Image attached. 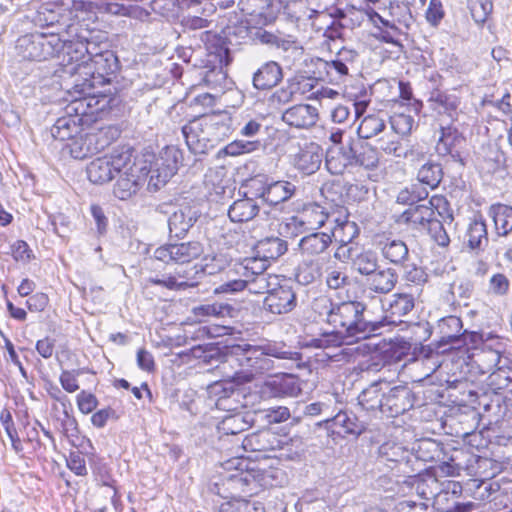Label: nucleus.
<instances>
[{
    "label": "nucleus",
    "instance_id": "473e14b6",
    "mask_svg": "<svg viewBox=\"0 0 512 512\" xmlns=\"http://www.w3.org/2000/svg\"><path fill=\"white\" fill-rule=\"evenodd\" d=\"M288 249L287 242L278 237H266L257 242L255 250L258 256L267 261L276 260L286 253Z\"/></svg>",
    "mask_w": 512,
    "mask_h": 512
},
{
    "label": "nucleus",
    "instance_id": "4468645a",
    "mask_svg": "<svg viewBox=\"0 0 512 512\" xmlns=\"http://www.w3.org/2000/svg\"><path fill=\"white\" fill-rule=\"evenodd\" d=\"M296 307V295L287 285L274 286L264 299V308L272 314H285Z\"/></svg>",
    "mask_w": 512,
    "mask_h": 512
},
{
    "label": "nucleus",
    "instance_id": "ddd939ff",
    "mask_svg": "<svg viewBox=\"0 0 512 512\" xmlns=\"http://www.w3.org/2000/svg\"><path fill=\"white\" fill-rule=\"evenodd\" d=\"M301 392L298 379L290 374L268 380L260 386L261 398L295 397Z\"/></svg>",
    "mask_w": 512,
    "mask_h": 512
},
{
    "label": "nucleus",
    "instance_id": "f3484780",
    "mask_svg": "<svg viewBox=\"0 0 512 512\" xmlns=\"http://www.w3.org/2000/svg\"><path fill=\"white\" fill-rule=\"evenodd\" d=\"M319 119L318 109L310 104H296L284 111L282 120L298 129L313 127Z\"/></svg>",
    "mask_w": 512,
    "mask_h": 512
},
{
    "label": "nucleus",
    "instance_id": "2f4dec72",
    "mask_svg": "<svg viewBox=\"0 0 512 512\" xmlns=\"http://www.w3.org/2000/svg\"><path fill=\"white\" fill-rule=\"evenodd\" d=\"M489 216L493 219L498 236H507L512 232V207L505 204H494L489 208Z\"/></svg>",
    "mask_w": 512,
    "mask_h": 512
},
{
    "label": "nucleus",
    "instance_id": "72a5a7b5",
    "mask_svg": "<svg viewBox=\"0 0 512 512\" xmlns=\"http://www.w3.org/2000/svg\"><path fill=\"white\" fill-rule=\"evenodd\" d=\"M380 249L383 257L395 265H403L409 255L405 242L398 239L381 241Z\"/></svg>",
    "mask_w": 512,
    "mask_h": 512
},
{
    "label": "nucleus",
    "instance_id": "6e6d98bb",
    "mask_svg": "<svg viewBox=\"0 0 512 512\" xmlns=\"http://www.w3.org/2000/svg\"><path fill=\"white\" fill-rule=\"evenodd\" d=\"M68 148L70 154L75 159H84L88 156L93 155V148L91 145H88L87 135L76 136L71 139V142L68 144Z\"/></svg>",
    "mask_w": 512,
    "mask_h": 512
},
{
    "label": "nucleus",
    "instance_id": "c85d7f7f",
    "mask_svg": "<svg viewBox=\"0 0 512 512\" xmlns=\"http://www.w3.org/2000/svg\"><path fill=\"white\" fill-rule=\"evenodd\" d=\"M433 215L432 207L426 204L414 205L399 216L398 222L411 225L413 228L425 227L431 222Z\"/></svg>",
    "mask_w": 512,
    "mask_h": 512
},
{
    "label": "nucleus",
    "instance_id": "f257e3e1",
    "mask_svg": "<svg viewBox=\"0 0 512 512\" xmlns=\"http://www.w3.org/2000/svg\"><path fill=\"white\" fill-rule=\"evenodd\" d=\"M231 119L225 112L204 114L182 127L187 147L194 154H206L228 137Z\"/></svg>",
    "mask_w": 512,
    "mask_h": 512
},
{
    "label": "nucleus",
    "instance_id": "13d9d810",
    "mask_svg": "<svg viewBox=\"0 0 512 512\" xmlns=\"http://www.w3.org/2000/svg\"><path fill=\"white\" fill-rule=\"evenodd\" d=\"M230 306L227 304H203L193 308V314L202 320L203 317L207 316H223L225 313H229Z\"/></svg>",
    "mask_w": 512,
    "mask_h": 512
},
{
    "label": "nucleus",
    "instance_id": "a18cd8bd",
    "mask_svg": "<svg viewBox=\"0 0 512 512\" xmlns=\"http://www.w3.org/2000/svg\"><path fill=\"white\" fill-rule=\"evenodd\" d=\"M88 145L93 148V153L97 154L108 147L117 137L118 130L112 127L102 128L94 133H87Z\"/></svg>",
    "mask_w": 512,
    "mask_h": 512
},
{
    "label": "nucleus",
    "instance_id": "423d86ee",
    "mask_svg": "<svg viewBox=\"0 0 512 512\" xmlns=\"http://www.w3.org/2000/svg\"><path fill=\"white\" fill-rule=\"evenodd\" d=\"M377 462L404 476L411 473L418 474L421 471V468L416 467L414 452L396 442H385L379 447Z\"/></svg>",
    "mask_w": 512,
    "mask_h": 512
},
{
    "label": "nucleus",
    "instance_id": "bb28decb",
    "mask_svg": "<svg viewBox=\"0 0 512 512\" xmlns=\"http://www.w3.org/2000/svg\"><path fill=\"white\" fill-rule=\"evenodd\" d=\"M438 329L441 334V341L454 347L462 344V321L457 316H447L438 322Z\"/></svg>",
    "mask_w": 512,
    "mask_h": 512
},
{
    "label": "nucleus",
    "instance_id": "7c9ffc66",
    "mask_svg": "<svg viewBox=\"0 0 512 512\" xmlns=\"http://www.w3.org/2000/svg\"><path fill=\"white\" fill-rule=\"evenodd\" d=\"M404 484L424 500H432L437 495L438 483L433 477L422 478L417 474L411 473L407 475Z\"/></svg>",
    "mask_w": 512,
    "mask_h": 512
},
{
    "label": "nucleus",
    "instance_id": "a19ab883",
    "mask_svg": "<svg viewBox=\"0 0 512 512\" xmlns=\"http://www.w3.org/2000/svg\"><path fill=\"white\" fill-rule=\"evenodd\" d=\"M442 178L443 171L441 165L429 160L423 163L417 172L418 181L430 189L437 188Z\"/></svg>",
    "mask_w": 512,
    "mask_h": 512
},
{
    "label": "nucleus",
    "instance_id": "de8ad7c7",
    "mask_svg": "<svg viewBox=\"0 0 512 512\" xmlns=\"http://www.w3.org/2000/svg\"><path fill=\"white\" fill-rule=\"evenodd\" d=\"M385 129V121L376 114H370L363 118L357 133L362 139H370Z\"/></svg>",
    "mask_w": 512,
    "mask_h": 512
},
{
    "label": "nucleus",
    "instance_id": "cd10ccee",
    "mask_svg": "<svg viewBox=\"0 0 512 512\" xmlns=\"http://www.w3.org/2000/svg\"><path fill=\"white\" fill-rule=\"evenodd\" d=\"M465 243L467 247L472 250L482 251L488 244V233L485 221L480 218H475L470 222L466 234Z\"/></svg>",
    "mask_w": 512,
    "mask_h": 512
},
{
    "label": "nucleus",
    "instance_id": "680f3d73",
    "mask_svg": "<svg viewBox=\"0 0 512 512\" xmlns=\"http://www.w3.org/2000/svg\"><path fill=\"white\" fill-rule=\"evenodd\" d=\"M404 279L415 285H423L428 280V274L422 267L415 264H407L404 267Z\"/></svg>",
    "mask_w": 512,
    "mask_h": 512
},
{
    "label": "nucleus",
    "instance_id": "0e129e2a",
    "mask_svg": "<svg viewBox=\"0 0 512 512\" xmlns=\"http://www.w3.org/2000/svg\"><path fill=\"white\" fill-rule=\"evenodd\" d=\"M510 374H512V372L503 369H498L491 373L488 378V384L491 389L501 390L506 388L512 382V376Z\"/></svg>",
    "mask_w": 512,
    "mask_h": 512
},
{
    "label": "nucleus",
    "instance_id": "a878e982",
    "mask_svg": "<svg viewBox=\"0 0 512 512\" xmlns=\"http://www.w3.org/2000/svg\"><path fill=\"white\" fill-rule=\"evenodd\" d=\"M347 253L352 269L362 276L369 277L379 267L378 256L374 251L363 250L356 252L349 248Z\"/></svg>",
    "mask_w": 512,
    "mask_h": 512
},
{
    "label": "nucleus",
    "instance_id": "dca6fc26",
    "mask_svg": "<svg viewBox=\"0 0 512 512\" xmlns=\"http://www.w3.org/2000/svg\"><path fill=\"white\" fill-rule=\"evenodd\" d=\"M332 244V235L326 232H313L302 237L298 250L302 259H313L325 255Z\"/></svg>",
    "mask_w": 512,
    "mask_h": 512
},
{
    "label": "nucleus",
    "instance_id": "9b49d317",
    "mask_svg": "<svg viewBox=\"0 0 512 512\" xmlns=\"http://www.w3.org/2000/svg\"><path fill=\"white\" fill-rule=\"evenodd\" d=\"M148 176L147 165H133L129 170L120 174L113 193L120 200H127L134 196L142 187Z\"/></svg>",
    "mask_w": 512,
    "mask_h": 512
},
{
    "label": "nucleus",
    "instance_id": "37998d69",
    "mask_svg": "<svg viewBox=\"0 0 512 512\" xmlns=\"http://www.w3.org/2000/svg\"><path fill=\"white\" fill-rule=\"evenodd\" d=\"M322 275V265L318 260L303 259L296 273V280L302 285H309Z\"/></svg>",
    "mask_w": 512,
    "mask_h": 512
},
{
    "label": "nucleus",
    "instance_id": "1a4fd4ad",
    "mask_svg": "<svg viewBox=\"0 0 512 512\" xmlns=\"http://www.w3.org/2000/svg\"><path fill=\"white\" fill-rule=\"evenodd\" d=\"M278 277L276 275H259L252 278H230L225 283L215 288L216 294L234 293L244 289L254 294H263L271 292L277 285Z\"/></svg>",
    "mask_w": 512,
    "mask_h": 512
},
{
    "label": "nucleus",
    "instance_id": "b1692460",
    "mask_svg": "<svg viewBox=\"0 0 512 512\" xmlns=\"http://www.w3.org/2000/svg\"><path fill=\"white\" fill-rule=\"evenodd\" d=\"M196 220V212L191 207H181L174 211L168 219L169 232L175 237H183Z\"/></svg>",
    "mask_w": 512,
    "mask_h": 512
},
{
    "label": "nucleus",
    "instance_id": "4d7b16f0",
    "mask_svg": "<svg viewBox=\"0 0 512 512\" xmlns=\"http://www.w3.org/2000/svg\"><path fill=\"white\" fill-rule=\"evenodd\" d=\"M343 337H345V335L335 330L333 332L324 333L319 338L311 339L308 343V346L323 349L340 347L343 341Z\"/></svg>",
    "mask_w": 512,
    "mask_h": 512
},
{
    "label": "nucleus",
    "instance_id": "0eeeda50",
    "mask_svg": "<svg viewBox=\"0 0 512 512\" xmlns=\"http://www.w3.org/2000/svg\"><path fill=\"white\" fill-rule=\"evenodd\" d=\"M329 213L319 204L306 205L296 216H292L280 226L282 235L297 236L310 230H318L330 219Z\"/></svg>",
    "mask_w": 512,
    "mask_h": 512
},
{
    "label": "nucleus",
    "instance_id": "603ef678",
    "mask_svg": "<svg viewBox=\"0 0 512 512\" xmlns=\"http://www.w3.org/2000/svg\"><path fill=\"white\" fill-rule=\"evenodd\" d=\"M261 142L259 140H235L225 146L223 151L230 156L252 153L259 150Z\"/></svg>",
    "mask_w": 512,
    "mask_h": 512
},
{
    "label": "nucleus",
    "instance_id": "e433bc0d",
    "mask_svg": "<svg viewBox=\"0 0 512 512\" xmlns=\"http://www.w3.org/2000/svg\"><path fill=\"white\" fill-rule=\"evenodd\" d=\"M295 192V186L287 181L268 183L263 203L277 205L287 201Z\"/></svg>",
    "mask_w": 512,
    "mask_h": 512
},
{
    "label": "nucleus",
    "instance_id": "2eb2a0df",
    "mask_svg": "<svg viewBox=\"0 0 512 512\" xmlns=\"http://www.w3.org/2000/svg\"><path fill=\"white\" fill-rule=\"evenodd\" d=\"M243 356L239 358L240 364L249 370L243 375L244 381H251L255 375L263 374L274 369V362L264 354L256 355L260 352L257 346L246 344L244 346Z\"/></svg>",
    "mask_w": 512,
    "mask_h": 512
},
{
    "label": "nucleus",
    "instance_id": "f704fd0d",
    "mask_svg": "<svg viewBox=\"0 0 512 512\" xmlns=\"http://www.w3.org/2000/svg\"><path fill=\"white\" fill-rule=\"evenodd\" d=\"M88 179L95 184H104L114 177V171L108 156L97 158L87 166Z\"/></svg>",
    "mask_w": 512,
    "mask_h": 512
},
{
    "label": "nucleus",
    "instance_id": "4c0bfd02",
    "mask_svg": "<svg viewBox=\"0 0 512 512\" xmlns=\"http://www.w3.org/2000/svg\"><path fill=\"white\" fill-rule=\"evenodd\" d=\"M90 65L93 66V73H97L100 76L110 75L115 73L118 69L117 57L112 51H105L96 53L95 55L89 56Z\"/></svg>",
    "mask_w": 512,
    "mask_h": 512
},
{
    "label": "nucleus",
    "instance_id": "3c124183",
    "mask_svg": "<svg viewBox=\"0 0 512 512\" xmlns=\"http://www.w3.org/2000/svg\"><path fill=\"white\" fill-rule=\"evenodd\" d=\"M231 267V259L225 253L207 255L204 258L203 270L207 274L212 275Z\"/></svg>",
    "mask_w": 512,
    "mask_h": 512
},
{
    "label": "nucleus",
    "instance_id": "49530a36",
    "mask_svg": "<svg viewBox=\"0 0 512 512\" xmlns=\"http://www.w3.org/2000/svg\"><path fill=\"white\" fill-rule=\"evenodd\" d=\"M430 101L434 103V110H437L438 113L448 114L450 117L456 114L460 104V100L457 96L443 92L433 93Z\"/></svg>",
    "mask_w": 512,
    "mask_h": 512
},
{
    "label": "nucleus",
    "instance_id": "338daca9",
    "mask_svg": "<svg viewBox=\"0 0 512 512\" xmlns=\"http://www.w3.org/2000/svg\"><path fill=\"white\" fill-rule=\"evenodd\" d=\"M80 374L78 370H64L61 372L59 381L62 388L68 393H74L79 389L77 377Z\"/></svg>",
    "mask_w": 512,
    "mask_h": 512
},
{
    "label": "nucleus",
    "instance_id": "5fc2aeb1",
    "mask_svg": "<svg viewBox=\"0 0 512 512\" xmlns=\"http://www.w3.org/2000/svg\"><path fill=\"white\" fill-rule=\"evenodd\" d=\"M401 157L406 159L411 166H417L427 161V149L419 143L406 145Z\"/></svg>",
    "mask_w": 512,
    "mask_h": 512
},
{
    "label": "nucleus",
    "instance_id": "79ce46f5",
    "mask_svg": "<svg viewBox=\"0 0 512 512\" xmlns=\"http://www.w3.org/2000/svg\"><path fill=\"white\" fill-rule=\"evenodd\" d=\"M108 158L114 173L117 172L119 174H122L125 170H129L130 166L146 165L144 161H136L133 159L132 150L129 147L115 149Z\"/></svg>",
    "mask_w": 512,
    "mask_h": 512
},
{
    "label": "nucleus",
    "instance_id": "ea45409f",
    "mask_svg": "<svg viewBox=\"0 0 512 512\" xmlns=\"http://www.w3.org/2000/svg\"><path fill=\"white\" fill-rule=\"evenodd\" d=\"M461 135L457 129L452 127H441V135L435 146L439 156L452 155L454 157V148L462 141Z\"/></svg>",
    "mask_w": 512,
    "mask_h": 512
},
{
    "label": "nucleus",
    "instance_id": "69168bd1",
    "mask_svg": "<svg viewBox=\"0 0 512 512\" xmlns=\"http://www.w3.org/2000/svg\"><path fill=\"white\" fill-rule=\"evenodd\" d=\"M510 282L508 278L502 274H494L489 280V293L497 296L505 295L509 290Z\"/></svg>",
    "mask_w": 512,
    "mask_h": 512
},
{
    "label": "nucleus",
    "instance_id": "393cba45",
    "mask_svg": "<svg viewBox=\"0 0 512 512\" xmlns=\"http://www.w3.org/2000/svg\"><path fill=\"white\" fill-rule=\"evenodd\" d=\"M398 280L396 271L392 268L379 267L367 278V284L370 290L378 294H387L391 292Z\"/></svg>",
    "mask_w": 512,
    "mask_h": 512
},
{
    "label": "nucleus",
    "instance_id": "aec40b11",
    "mask_svg": "<svg viewBox=\"0 0 512 512\" xmlns=\"http://www.w3.org/2000/svg\"><path fill=\"white\" fill-rule=\"evenodd\" d=\"M415 306V299L408 293H396L389 300L383 320L388 324L402 322V317L409 314Z\"/></svg>",
    "mask_w": 512,
    "mask_h": 512
},
{
    "label": "nucleus",
    "instance_id": "09e8293b",
    "mask_svg": "<svg viewBox=\"0 0 512 512\" xmlns=\"http://www.w3.org/2000/svg\"><path fill=\"white\" fill-rule=\"evenodd\" d=\"M267 186L268 183L266 182L265 176H255L246 181L244 185V196L256 201L260 200L263 203Z\"/></svg>",
    "mask_w": 512,
    "mask_h": 512
},
{
    "label": "nucleus",
    "instance_id": "052dcab7",
    "mask_svg": "<svg viewBox=\"0 0 512 512\" xmlns=\"http://www.w3.org/2000/svg\"><path fill=\"white\" fill-rule=\"evenodd\" d=\"M326 166L331 174L341 175L350 164L330 148L326 155Z\"/></svg>",
    "mask_w": 512,
    "mask_h": 512
},
{
    "label": "nucleus",
    "instance_id": "774afa93",
    "mask_svg": "<svg viewBox=\"0 0 512 512\" xmlns=\"http://www.w3.org/2000/svg\"><path fill=\"white\" fill-rule=\"evenodd\" d=\"M253 504L243 499H233L222 503L219 512H249Z\"/></svg>",
    "mask_w": 512,
    "mask_h": 512
},
{
    "label": "nucleus",
    "instance_id": "f8f14e48",
    "mask_svg": "<svg viewBox=\"0 0 512 512\" xmlns=\"http://www.w3.org/2000/svg\"><path fill=\"white\" fill-rule=\"evenodd\" d=\"M413 407L411 390L404 385L390 387L384 390L383 412L389 417L403 414Z\"/></svg>",
    "mask_w": 512,
    "mask_h": 512
},
{
    "label": "nucleus",
    "instance_id": "4be33fe9",
    "mask_svg": "<svg viewBox=\"0 0 512 512\" xmlns=\"http://www.w3.org/2000/svg\"><path fill=\"white\" fill-rule=\"evenodd\" d=\"M387 389V381L379 379L373 382L359 394V405L366 411L383 412L384 390Z\"/></svg>",
    "mask_w": 512,
    "mask_h": 512
},
{
    "label": "nucleus",
    "instance_id": "c9c22d12",
    "mask_svg": "<svg viewBox=\"0 0 512 512\" xmlns=\"http://www.w3.org/2000/svg\"><path fill=\"white\" fill-rule=\"evenodd\" d=\"M333 221L335 222V226L331 230V233H329L332 235V239L334 238L341 244L347 245L358 236V225L354 221H350L347 214H345L343 218L338 217Z\"/></svg>",
    "mask_w": 512,
    "mask_h": 512
},
{
    "label": "nucleus",
    "instance_id": "7ed1b4c3",
    "mask_svg": "<svg viewBox=\"0 0 512 512\" xmlns=\"http://www.w3.org/2000/svg\"><path fill=\"white\" fill-rule=\"evenodd\" d=\"M242 422L241 418L239 416H230L227 417L223 422L222 426L219 428L222 431H224L225 436H222L220 438L221 447L223 448L226 444V442H229V436H232V442L233 447L231 448V456L235 458H241L243 457L242 451L246 450H266V449H276L279 450H285L287 452H290L291 449L289 448L290 445H293L294 442H299L298 439H284V440H277L275 435L269 433V432H263L261 434H253L250 436H247L245 438H241L239 435L242 431V428L237 427V423ZM288 457H291L289 453H287Z\"/></svg>",
    "mask_w": 512,
    "mask_h": 512
},
{
    "label": "nucleus",
    "instance_id": "c756f323",
    "mask_svg": "<svg viewBox=\"0 0 512 512\" xmlns=\"http://www.w3.org/2000/svg\"><path fill=\"white\" fill-rule=\"evenodd\" d=\"M259 208L258 201L244 196L233 202L229 207L228 216L233 222H246L259 213Z\"/></svg>",
    "mask_w": 512,
    "mask_h": 512
},
{
    "label": "nucleus",
    "instance_id": "6e6552de",
    "mask_svg": "<svg viewBox=\"0 0 512 512\" xmlns=\"http://www.w3.org/2000/svg\"><path fill=\"white\" fill-rule=\"evenodd\" d=\"M181 162L182 152L174 146L166 147L156 159L153 168H148L149 189L157 191L163 187L176 174Z\"/></svg>",
    "mask_w": 512,
    "mask_h": 512
},
{
    "label": "nucleus",
    "instance_id": "9d476101",
    "mask_svg": "<svg viewBox=\"0 0 512 512\" xmlns=\"http://www.w3.org/2000/svg\"><path fill=\"white\" fill-rule=\"evenodd\" d=\"M203 248L199 242H185L161 246L154 251V258L166 264H184L199 257Z\"/></svg>",
    "mask_w": 512,
    "mask_h": 512
},
{
    "label": "nucleus",
    "instance_id": "864d4df0",
    "mask_svg": "<svg viewBox=\"0 0 512 512\" xmlns=\"http://www.w3.org/2000/svg\"><path fill=\"white\" fill-rule=\"evenodd\" d=\"M471 16L476 23H484L492 11L491 0H467Z\"/></svg>",
    "mask_w": 512,
    "mask_h": 512
},
{
    "label": "nucleus",
    "instance_id": "a211bd4d",
    "mask_svg": "<svg viewBox=\"0 0 512 512\" xmlns=\"http://www.w3.org/2000/svg\"><path fill=\"white\" fill-rule=\"evenodd\" d=\"M325 428L336 435H360L365 430V424L358 420V418L352 414L344 411H339L333 417H327L322 421Z\"/></svg>",
    "mask_w": 512,
    "mask_h": 512
},
{
    "label": "nucleus",
    "instance_id": "c03bdc74",
    "mask_svg": "<svg viewBox=\"0 0 512 512\" xmlns=\"http://www.w3.org/2000/svg\"><path fill=\"white\" fill-rule=\"evenodd\" d=\"M257 347L260 352L256 355L261 356V354H264L267 358L274 357L277 359L291 360L295 362L301 358L300 353L292 351L284 343L269 342L263 345H257Z\"/></svg>",
    "mask_w": 512,
    "mask_h": 512
},
{
    "label": "nucleus",
    "instance_id": "39448f33",
    "mask_svg": "<svg viewBox=\"0 0 512 512\" xmlns=\"http://www.w3.org/2000/svg\"><path fill=\"white\" fill-rule=\"evenodd\" d=\"M91 104L87 99H75L65 108L66 115L59 117L51 127L53 138L71 140L81 132L82 117L88 114Z\"/></svg>",
    "mask_w": 512,
    "mask_h": 512
},
{
    "label": "nucleus",
    "instance_id": "20e7f679",
    "mask_svg": "<svg viewBox=\"0 0 512 512\" xmlns=\"http://www.w3.org/2000/svg\"><path fill=\"white\" fill-rule=\"evenodd\" d=\"M63 47L57 34L33 33L17 40L16 50L20 57L31 61H44L53 57Z\"/></svg>",
    "mask_w": 512,
    "mask_h": 512
},
{
    "label": "nucleus",
    "instance_id": "412c9836",
    "mask_svg": "<svg viewBox=\"0 0 512 512\" xmlns=\"http://www.w3.org/2000/svg\"><path fill=\"white\" fill-rule=\"evenodd\" d=\"M269 266L268 261L261 257H249L240 262H235L232 267L226 272L228 279L235 278H252L259 275H270L266 273Z\"/></svg>",
    "mask_w": 512,
    "mask_h": 512
},
{
    "label": "nucleus",
    "instance_id": "bf43d9fd",
    "mask_svg": "<svg viewBox=\"0 0 512 512\" xmlns=\"http://www.w3.org/2000/svg\"><path fill=\"white\" fill-rule=\"evenodd\" d=\"M390 122L394 132L402 136L410 134L414 124V120L410 115L402 113L392 116Z\"/></svg>",
    "mask_w": 512,
    "mask_h": 512
},
{
    "label": "nucleus",
    "instance_id": "6ab92c4d",
    "mask_svg": "<svg viewBox=\"0 0 512 512\" xmlns=\"http://www.w3.org/2000/svg\"><path fill=\"white\" fill-rule=\"evenodd\" d=\"M322 158L323 151L317 143L305 142L294 155V165L298 170L310 175L320 168Z\"/></svg>",
    "mask_w": 512,
    "mask_h": 512
},
{
    "label": "nucleus",
    "instance_id": "5701e85b",
    "mask_svg": "<svg viewBox=\"0 0 512 512\" xmlns=\"http://www.w3.org/2000/svg\"><path fill=\"white\" fill-rule=\"evenodd\" d=\"M283 78L281 66L275 61L264 63L253 74V86L258 90H267L275 87Z\"/></svg>",
    "mask_w": 512,
    "mask_h": 512
},
{
    "label": "nucleus",
    "instance_id": "e2e57ef3",
    "mask_svg": "<svg viewBox=\"0 0 512 512\" xmlns=\"http://www.w3.org/2000/svg\"><path fill=\"white\" fill-rule=\"evenodd\" d=\"M294 94L295 92L293 91L292 86L279 88L269 97V105L271 107L278 108L292 101Z\"/></svg>",
    "mask_w": 512,
    "mask_h": 512
},
{
    "label": "nucleus",
    "instance_id": "8fccbe9b",
    "mask_svg": "<svg viewBox=\"0 0 512 512\" xmlns=\"http://www.w3.org/2000/svg\"><path fill=\"white\" fill-rule=\"evenodd\" d=\"M439 454L438 445L435 441L432 440H422L418 443L417 449L414 453V457H416V467L421 468L420 462H431L434 461L436 456Z\"/></svg>",
    "mask_w": 512,
    "mask_h": 512
},
{
    "label": "nucleus",
    "instance_id": "58836bf2",
    "mask_svg": "<svg viewBox=\"0 0 512 512\" xmlns=\"http://www.w3.org/2000/svg\"><path fill=\"white\" fill-rule=\"evenodd\" d=\"M379 164L377 150L361 140L358 141L353 166H360L367 170L375 169Z\"/></svg>",
    "mask_w": 512,
    "mask_h": 512
},
{
    "label": "nucleus",
    "instance_id": "f03ea898",
    "mask_svg": "<svg viewBox=\"0 0 512 512\" xmlns=\"http://www.w3.org/2000/svg\"><path fill=\"white\" fill-rule=\"evenodd\" d=\"M368 313L366 306L359 301L330 303L327 321L345 337L361 339L383 325L382 321L372 319Z\"/></svg>",
    "mask_w": 512,
    "mask_h": 512
}]
</instances>
